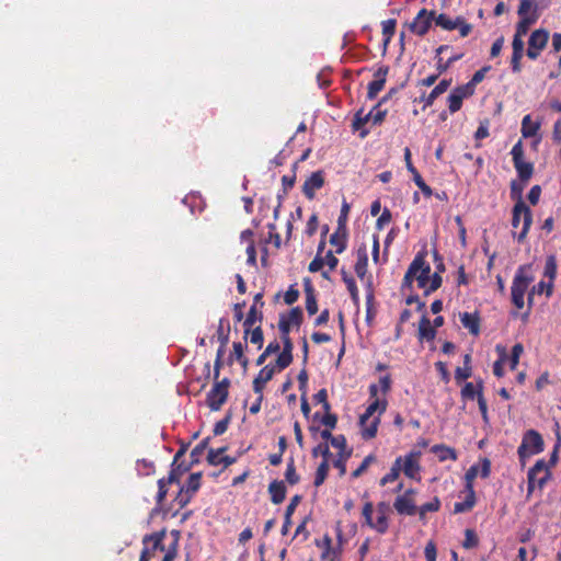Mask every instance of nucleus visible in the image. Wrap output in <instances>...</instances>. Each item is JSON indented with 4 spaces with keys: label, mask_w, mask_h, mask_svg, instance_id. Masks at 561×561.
Wrapping results in <instances>:
<instances>
[{
    "label": "nucleus",
    "mask_w": 561,
    "mask_h": 561,
    "mask_svg": "<svg viewBox=\"0 0 561 561\" xmlns=\"http://www.w3.org/2000/svg\"><path fill=\"white\" fill-rule=\"evenodd\" d=\"M476 84L470 80L467 84L458 87V108L460 107V101L463 98H468L473 94Z\"/></svg>",
    "instance_id": "nucleus-60"
},
{
    "label": "nucleus",
    "mask_w": 561,
    "mask_h": 561,
    "mask_svg": "<svg viewBox=\"0 0 561 561\" xmlns=\"http://www.w3.org/2000/svg\"><path fill=\"white\" fill-rule=\"evenodd\" d=\"M333 448L339 449V453H352V449L347 448L346 438L344 435H335L330 443Z\"/></svg>",
    "instance_id": "nucleus-57"
},
{
    "label": "nucleus",
    "mask_w": 561,
    "mask_h": 561,
    "mask_svg": "<svg viewBox=\"0 0 561 561\" xmlns=\"http://www.w3.org/2000/svg\"><path fill=\"white\" fill-rule=\"evenodd\" d=\"M285 479L290 485H295L299 482L300 478L296 472L294 458H290L287 462Z\"/></svg>",
    "instance_id": "nucleus-47"
},
{
    "label": "nucleus",
    "mask_w": 561,
    "mask_h": 561,
    "mask_svg": "<svg viewBox=\"0 0 561 561\" xmlns=\"http://www.w3.org/2000/svg\"><path fill=\"white\" fill-rule=\"evenodd\" d=\"M401 470L407 477L415 479L420 472L419 454H408L401 461Z\"/></svg>",
    "instance_id": "nucleus-19"
},
{
    "label": "nucleus",
    "mask_w": 561,
    "mask_h": 561,
    "mask_svg": "<svg viewBox=\"0 0 561 561\" xmlns=\"http://www.w3.org/2000/svg\"><path fill=\"white\" fill-rule=\"evenodd\" d=\"M374 291L371 288H369L368 293L366 294V322L368 325H371L376 316V310L374 309Z\"/></svg>",
    "instance_id": "nucleus-44"
},
{
    "label": "nucleus",
    "mask_w": 561,
    "mask_h": 561,
    "mask_svg": "<svg viewBox=\"0 0 561 561\" xmlns=\"http://www.w3.org/2000/svg\"><path fill=\"white\" fill-rule=\"evenodd\" d=\"M427 253L420 251L410 263L401 284V290H413V283L416 282L417 288L424 291L425 296L434 293L442 286V276L438 272H432L430 263L426 261Z\"/></svg>",
    "instance_id": "nucleus-1"
},
{
    "label": "nucleus",
    "mask_w": 561,
    "mask_h": 561,
    "mask_svg": "<svg viewBox=\"0 0 561 561\" xmlns=\"http://www.w3.org/2000/svg\"><path fill=\"white\" fill-rule=\"evenodd\" d=\"M379 423L380 419L379 416H376L365 424H359L362 428V437L366 440L374 438L377 434Z\"/></svg>",
    "instance_id": "nucleus-35"
},
{
    "label": "nucleus",
    "mask_w": 561,
    "mask_h": 561,
    "mask_svg": "<svg viewBox=\"0 0 561 561\" xmlns=\"http://www.w3.org/2000/svg\"><path fill=\"white\" fill-rule=\"evenodd\" d=\"M411 174H412L413 181L417 185V187L424 193V195L430 197L432 195V188L425 183V181L423 180V178L421 176L419 171L416 170V171L412 172Z\"/></svg>",
    "instance_id": "nucleus-58"
},
{
    "label": "nucleus",
    "mask_w": 561,
    "mask_h": 561,
    "mask_svg": "<svg viewBox=\"0 0 561 561\" xmlns=\"http://www.w3.org/2000/svg\"><path fill=\"white\" fill-rule=\"evenodd\" d=\"M496 352L499 359L493 365V374L501 378L504 376V365L507 364V353L506 348L502 345H496Z\"/></svg>",
    "instance_id": "nucleus-33"
},
{
    "label": "nucleus",
    "mask_w": 561,
    "mask_h": 561,
    "mask_svg": "<svg viewBox=\"0 0 561 561\" xmlns=\"http://www.w3.org/2000/svg\"><path fill=\"white\" fill-rule=\"evenodd\" d=\"M209 440L210 438L206 437L192 449L190 454L191 462L188 463L191 467L201 462V458L203 457L205 450L207 449Z\"/></svg>",
    "instance_id": "nucleus-36"
},
{
    "label": "nucleus",
    "mask_w": 561,
    "mask_h": 561,
    "mask_svg": "<svg viewBox=\"0 0 561 561\" xmlns=\"http://www.w3.org/2000/svg\"><path fill=\"white\" fill-rule=\"evenodd\" d=\"M263 320V314L259 311L255 306H251L245 320L243 321L244 335L243 339L247 341L248 335L250 333V329L253 327L255 322H261Z\"/></svg>",
    "instance_id": "nucleus-29"
},
{
    "label": "nucleus",
    "mask_w": 561,
    "mask_h": 561,
    "mask_svg": "<svg viewBox=\"0 0 561 561\" xmlns=\"http://www.w3.org/2000/svg\"><path fill=\"white\" fill-rule=\"evenodd\" d=\"M375 460L376 457L373 454L366 456L359 467L352 472V478H359Z\"/></svg>",
    "instance_id": "nucleus-55"
},
{
    "label": "nucleus",
    "mask_w": 561,
    "mask_h": 561,
    "mask_svg": "<svg viewBox=\"0 0 561 561\" xmlns=\"http://www.w3.org/2000/svg\"><path fill=\"white\" fill-rule=\"evenodd\" d=\"M286 492L284 481L274 480L268 485V493L273 504H280L286 497Z\"/></svg>",
    "instance_id": "nucleus-25"
},
{
    "label": "nucleus",
    "mask_w": 561,
    "mask_h": 561,
    "mask_svg": "<svg viewBox=\"0 0 561 561\" xmlns=\"http://www.w3.org/2000/svg\"><path fill=\"white\" fill-rule=\"evenodd\" d=\"M227 449H228L227 446H224V447H220L217 449L210 448L207 454V462L210 466L221 465V457Z\"/></svg>",
    "instance_id": "nucleus-45"
},
{
    "label": "nucleus",
    "mask_w": 561,
    "mask_h": 561,
    "mask_svg": "<svg viewBox=\"0 0 561 561\" xmlns=\"http://www.w3.org/2000/svg\"><path fill=\"white\" fill-rule=\"evenodd\" d=\"M482 390H483L482 381L476 380V381L467 382L462 387L460 393H461V398L465 403H468L470 401L473 402L477 400L479 410H480L483 419H486L488 407H486V402L483 398Z\"/></svg>",
    "instance_id": "nucleus-9"
},
{
    "label": "nucleus",
    "mask_w": 561,
    "mask_h": 561,
    "mask_svg": "<svg viewBox=\"0 0 561 561\" xmlns=\"http://www.w3.org/2000/svg\"><path fill=\"white\" fill-rule=\"evenodd\" d=\"M202 480V472L192 473L184 486V491L192 496L199 490Z\"/></svg>",
    "instance_id": "nucleus-41"
},
{
    "label": "nucleus",
    "mask_w": 561,
    "mask_h": 561,
    "mask_svg": "<svg viewBox=\"0 0 561 561\" xmlns=\"http://www.w3.org/2000/svg\"><path fill=\"white\" fill-rule=\"evenodd\" d=\"M525 184L522 182L513 181L511 183V198L515 204L525 203L523 199V191Z\"/></svg>",
    "instance_id": "nucleus-48"
},
{
    "label": "nucleus",
    "mask_w": 561,
    "mask_h": 561,
    "mask_svg": "<svg viewBox=\"0 0 561 561\" xmlns=\"http://www.w3.org/2000/svg\"><path fill=\"white\" fill-rule=\"evenodd\" d=\"M414 490L409 489L402 495H399L394 503L393 507L401 515L413 516L417 512V507L413 500Z\"/></svg>",
    "instance_id": "nucleus-15"
},
{
    "label": "nucleus",
    "mask_w": 561,
    "mask_h": 561,
    "mask_svg": "<svg viewBox=\"0 0 561 561\" xmlns=\"http://www.w3.org/2000/svg\"><path fill=\"white\" fill-rule=\"evenodd\" d=\"M543 274L546 277L549 278L548 293H551L553 287V280L557 276V261L553 255L547 257Z\"/></svg>",
    "instance_id": "nucleus-34"
},
{
    "label": "nucleus",
    "mask_w": 561,
    "mask_h": 561,
    "mask_svg": "<svg viewBox=\"0 0 561 561\" xmlns=\"http://www.w3.org/2000/svg\"><path fill=\"white\" fill-rule=\"evenodd\" d=\"M293 363V354L287 352H280L279 355L276 358V366L275 369L278 371L284 370Z\"/></svg>",
    "instance_id": "nucleus-51"
},
{
    "label": "nucleus",
    "mask_w": 561,
    "mask_h": 561,
    "mask_svg": "<svg viewBox=\"0 0 561 561\" xmlns=\"http://www.w3.org/2000/svg\"><path fill=\"white\" fill-rule=\"evenodd\" d=\"M461 323L465 329L469 331L473 336H478L480 333L481 319L478 312H465L460 316Z\"/></svg>",
    "instance_id": "nucleus-20"
},
{
    "label": "nucleus",
    "mask_w": 561,
    "mask_h": 561,
    "mask_svg": "<svg viewBox=\"0 0 561 561\" xmlns=\"http://www.w3.org/2000/svg\"><path fill=\"white\" fill-rule=\"evenodd\" d=\"M351 455L352 453H339L336 459L333 461V466L339 469L341 477L346 472V461Z\"/></svg>",
    "instance_id": "nucleus-52"
},
{
    "label": "nucleus",
    "mask_w": 561,
    "mask_h": 561,
    "mask_svg": "<svg viewBox=\"0 0 561 561\" xmlns=\"http://www.w3.org/2000/svg\"><path fill=\"white\" fill-rule=\"evenodd\" d=\"M165 540L167 537L163 533L146 536L142 540L144 548L139 561H150L151 559L173 561L176 556V540L172 539L168 546Z\"/></svg>",
    "instance_id": "nucleus-2"
},
{
    "label": "nucleus",
    "mask_w": 561,
    "mask_h": 561,
    "mask_svg": "<svg viewBox=\"0 0 561 561\" xmlns=\"http://www.w3.org/2000/svg\"><path fill=\"white\" fill-rule=\"evenodd\" d=\"M248 337L252 344L257 346L259 350L262 348L264 343V334L260 325L256 328H251Z\"/></svg>",
    "instance_id": "nucleus-49"
},
{
    "label": "nucleus",
    "mask_w": 561,
    "mask_h": 561,
    "mask_svg": "<svg viewBox=\"0 0 561 561\" xmlns=\"http://www.w3.org/2000/svg\"><path fill=\"white\" fill-rule=\"evenodd\" d=\"M388 72L389 67L381 66L374 73L375 79L371 82H369L367 87V98L369 100H374L378 95V93L383 89Z\"/></svg>",
    "instance_id": "nucleus-17"
},
{
    "label": "nucleus",
    "mask_w": 561,
    "mask_h": 561,
    "mask_svg": "<svg viewBox=\"0 0 561 561\" xmlns=\"http://www.w3.org/2000/svg\"><path fill=\"white\" fill-rule=\"evenodd\" d=\"M533 222V214L525 203L515 204L512 210V227L514 237L523 241Z\"/></svg>",
    "instance_id": "nucleus-6"
},
{
    "label": "nucleus",
    "mask_w": 561,
    "mask_h": 561,
    "mask_svg": "<svg viewBox=\"0 0 561 561\" xmlns=\"http://www.w3.org/2000/svg\"><path fill=\"white\" fill-rule=\"evenodd\" d=\"M305 295H306V310L309 316L316 314L318 311V302L316 297L314 288L311 285L310 279H305Z\"/></svg>",
    "instance_id": "nucleus-24"
},
{
    "label": "nucleus",
    "mask_w": 561,
    "mask_h": 561,
    "mask_svg": "<svg viewBox=\"0 0 561 561\" xmlns=\"http://www.w3.org/2000/svg\"><path fill=\"white\" fill-rule=\"evenodd\" d=\"M367 266H368V254L366 245H362L357 250V260L354 266L356 275L363 279L367 273Z\"/></svg>",
    "instance_id": "nucleus-26"
},
{
    "label": "nucleus",
    "mask_w": 561,
    "mask_h": 561,
    "mask_svg": "<svg viewBox=\"0 0 561 561\" xmlns=\"http://www.w3.org/2000/svg\"><path fill=\"white\" fill-rule=\"evenodd\" d=\"M350 209H351V205L345 199H343L342 206H341L340 216H339V219H337V228H339V230L345 229V225H346V221H347V218H348Z\"/></svg>",
    "instance_id": "nucleus-54"
},
{
    "label": "nucleus",
    "mask_w": 561,
    "mask_h": 561,
    "mask_svg": "<svg viewBox=\"0 0 561 561\" xmlns=\"http://www.w3.org/2000/svg\"><path fill=\"white\" fill-rule=\"evenodd\" d=\"M324 185V172L322 170L311 173L302 185V193L308 199H313L316 192Z\"/></svg>",
    "instance_id": "nucleus-16"
},
{
    "label": "nucleus",
    "mask_w": 561,
    "mask_h": 561,
    "mask_svg": "<svg viewBox=\"0 0 561 561\" xmlns=\"http://www.w3.org/2000/svg\"><path fill=\"white\" fill-rule=\"evenodd\" d=\"M439 508L438 500H434L433 502L425 503L417 508V514L420 518H424L427 512H436Z\"/></svg>",
    "instance_id": "nucleus-61"
},
{
    "label": "nucleus",
    "mask_w": 561,
    "mask_h": 561,
    "mask_svg": "<svg viewBox=\"0 0 561 561\" xmlns=\"http://www.w3.org/2000/svg\"><path fill=\"white\" fill-rule=\"evenodd\" d=\"M431 451L439 459V461L456 459V451L443 445L433 446Z\"/></svg>",
    "instance_id": "nucleus-40"
},
{
    "label": "nucleus",
    "mask_w": 561,
    "mask_h": 561,
    "mask_svg": "<svg viewBox=\"0 0 561 561\" xmlns=\"http://www.w3.org/2000/svg\"><path fill=\"white\" fill-rule=\"evenodd\" d=\"M330 243L335 247V252L337 254L342 253L347 245V234L346 229L336 230L334 233L330 237Z\"/></svg>",
    "instance_id": "nucleus-30"
},
{
    "label": "nucleus",
    "mask_w": 561,
    "mask_h": 561,
    "mask_svg": "<svg viewBox=\"0 0 561 561\" xmlns=\"http://www.w3.org/2000/svg\"><path fill=\"white\" fill-rule=\"evenodd\" d=\"M313 400L316 403H320L322 404V408L324 410V412H328L331 410V405L328 401V392H327V389H320L314 396H313Z\"/></svg>",
    "instance_id": "nucleus-59"
},
{
    "label": "nucleus",
    "mask_w": 561,
    "mask_h": 561,
    "mask_svg": "<svg viewBox=\"0 0 561 561\" xmlns=\"http://www.w3.org/2000/svg\"><path fill=\"white\" fill-rule=\"evenodd\" d=\"M514 167L522 182H527L533 175V164L524 160V149L520 141L515 144L511 151Z\"/></svg>",
    "instance_id": "nucleus-11"
},
{
    "label": "nucleus",
    "mask_w": 561,
    "mask_h": 561,
    "mask_svg": "<svg viewBox=\"0 0 561 561\" xmlns=\"http://www.w3.org/2000/svg\"><path fill=\"white\" fill-rule=\"evenodd\" d=\"M540 125V122L534 121L529 114L524 116L520 128L523 137L530 138L537 136Z\"/></svg>",
    "instance_id": "nucleus-28"
},
{
    "label": "nucleus",
    "mask_w": 561,
    "mask_h": 561,
    "mask_svg": "<svg viewBox=\"0 0 561 561\" xmlns=\"http://www.w3.org/2000/svg\"><path fill=\"white\" fill-rule=\"evenodd\" d=\"M491 471L490 460L486 458L482 459L480 462L474 463L470 467L465 476V489L461 491L459 499H462L461 502H458V512H463L471 510L476 503V495L473 491V480L477 477L486 478L489 477Z\"/></svg>",
    "instance_id": "nucleus-3"
},
{
    "label": "nucleus",
    "mask_w": 561,
    "mask_h": 561,
    "mask_svg": "<svg viewBox=\"0 0 561 561\" xmlns=\"http://www.w3.org/2000/svg\"><path fill=\"white\" fill-rule=\"evenodd\" d=\"M192 495L184 491V486H181L173 502L179 508L185 507L192 500Z\"/></svg>",
    "instance_id": "nucleus-53"
},
{
    "label": "nucleus",
    "mask_w": 561,
    "mask_h": 561,
    "mask_svg": "<svg viewBox=\"0 0 561 561\" xmlns=\"http://www.w3.org/2000/svg\"><path fill=\"white\" fill-rule=\"evenodd\" d=\"M229 386L230 380L228 378H224L221 381L216 380L206 396V403L211 411L220 410L224 403L227 401L229 394Z\"/></svg>",
    "instance_id": "nucleus-10"
},
{
    "label": "nucleus",
    "mask_w": 561,
    "mask_h": 561,
    "mask_svg": "<svg viewBox=\"0 0 561 561\" xmlns=\"http://www.w3.org/2000/svg\"><path fill=\"white\" fill-rule=\"evenodd\" d=\"M346 288L351 295L352 301L356 307L359 306V293L355 279H346Z\"/></svg>",
    "instance_id": "nucleus-62"
},
{
    "label": "nucleus",
    "mask_w": 561,
    "mask_h": 561,
    "mask_svg": "<svg viewBox=\"0 0 561 561\" xmlns=\"http://www.w3.org/2000/svg\"><path fill=\"white\" fill-rule=\"evenodd\" d=\"M329 468H330L329 460L323 459L322 462L318 466L317 471H316V477H314V482H313V484L316 486H320L321 484H323L324 480L328 477Z\"/></svg>",
    "instance_id": "nucleus-43"
},
{
    "label": "nucleus",
    "mask_w": 561,
    "mask_h": 561,
    "mask_svg": "<svg viewBox=\"0 0 561 561\" xmlns=\"http://www.w3.org/2000/svg\"><path fill=\"white\" fill-rule=\"evenodd\" d=\"M390 512V506L386 502H380L377 504L376 513L377 517L376 519L373 518L374 513V505L371 502H366L362 515L365 519V523L374 530H376L378 534H385L387 533L389 528L388 524V514Z\"/></svg>",
    "instance_id": "nucleus-5"
},
{
    "label": "nucleus",
    "mask_w": 561,
    "mask_h": 561,
    "mask_svg": "<svg viewBox=\"0 0 561 561\" xmlns=\"http://www.w3.org/2000/svg\"><path fill=\"white\" fill-rule=\"evenodd\" d=\"M558 459V447L551 454L550 461L539 459L528 471V494H531L536 489L541 490L546 482L551 477V467H553Z\"/></svg>",
    "instance_id": "nucleus-4"
},
{
    "label": "nucleus",
    "mask_w": 561,
    "mask_h": 561,
    "mask_svg": "<svg viewBox=\"0 0 561 561\" xmlns=\"http://www.w3.org/2000/svg\"><path fill=\"white\" fill-rule=\"evenodd\" d=\"M247 345L242 344L241 342H233L232 344V354L229 357V363L231 364L233 359L237 362L239 359H242L244 357V348Z\"/></svg>",
    "instance_id": "nucleus-63"
},
{
    "label": "nucleus",
    "mask_w": 561,
    "mask_h": 561,
    "mask_svg": "<svg viewBox=\"0 0 561 561\" xmlns=\"http://www.w3.org/2000/svg\"><path fill=\"white\" fill-rule=\"evenodd\" d=\"M192 467L190 465H186L184 466L183 463L181 465H178L176 467L172 466L169 474H168V478H165V481L169 483V484H172V483H178L180 484V479H181V476L188 471Z\"/></svg>",
    "instance_id": "nucleus-38"
},
{
    "label": "nucleus",
    "mask_w": 561,
    "mask_h": 561,
    "mask_svg": "<svg viewBox=\"0 0 561 561\" xmlns=\"http://www.w3.org/2000/svg\"><path fill=\"white\" fill-rule=\"evenodd\" d=\"M528 270V266H520L513 278L511 295L512 302L517 309L524 308L525 294L534 279Z\"/></svg>",
    "instance_id": "nucleus-8"
},
{
    "label": "nucleus",
    "mask_w": 561,
    "mask_h": 561,
    "mask_svg": "<svg viewBox=\"0 0 561 561\" xmlns=\"http://www.w3.org/2000/svg\"><path fill=\"white\" fill-rule=\"evenodd\" d=\"M435 11L421 9L413 21L409 24L410 31L419 36H424L434 23Z\"/></svg>",
    "instance_id": "nucleus-12"
},
{
    "label": "nucleus",
    "mask_w": 561,
    "mask_h": 561,
    "mask_svg": "<svg viewBox=\"0 0 561 561\" xmlns=\"http://www.w3.org/2000/svg\"><path fill=\"white\" fill-rule=\"evenodd\" d=\"M298 298H299V290L295 287V285H290L284 295L285 304L293 305L298 300Z\"/></svg>",
    "instance_id": "nucleus-64"
},
{
    "label": "nucleus",
    "mask_w": 561,
    "mask_h": 561,
    "mask_svg": "<svg viewBox=\"0 0 561 561\" xmlns=\"http://www.w3.org/2000/svg\"><path fill=\"white\" fill-rule=\"evenodd\" d=\"M383 103H381L380 101L371 108L370 112H368L369 114V117H370V121L373 122L374 125H380L385 118H386V115H387V110H382L381 108V105Z\"/></svg>",
    "instance_id": "nucleus-42"
},
{
    "label": "nucleus",
    "mask_w": 561,
    "mask_h": 561,
    "mask_svg": "<svg viewBox=\"0 0 561 561\" xmlns=\"http://www.w3.org/2000/svg\"><path fill=\"white\" fill-rule=\"evenodd\" d=\"M517 14L519 19L533 18L534 21H537L539 19L537 0H522L518 7Z\"/></svg>",
    "instance_id": "nucleus-22"
},
{
    "label": "nucleus",
    "mask_w": 561,
    "mask_h": 561,
    "mask_svg": "<svg viewBox=\"0 0 561 561\" xmlns=\"http://www.w3.org/2000/svg\"><path fill=\"white\" fill-rule=\"evenodd\" d=\"M302 320H304V312L301 310L300 307H294L291 308V310L285 314V313H282L279 316V321L278 322H282V321H285L288 323V330L290 331V328L293 325L295 327H300V324L302 323Z\"/></svg>",
    "instance_id": "nucleus-27"
},
{
    "label": "nucleus",
    "mask_w": 561,
    "mask_h": 561,
    "mask_svg": "<svg viewBox=\"0 0 561 561\" xmlns=\"http://www.w3.org/2000/svg\"><path fill=\"white\" fill-rule=\"evenodd\" d=\"M381 26L383 36V53H386L387 47L396 33L397 21L394 19L385 20L382 21Z\"/></svg>",
    "instance_id": "nucleus-32"
},
{
    "label": "nucleus",
    "mask_w": 561,
    "mask_h": 561,
    "mask_svg": "<svg viewBox=\"0 0 561 561\" xmlns=\"http://www.w3.org/2000/svg\"><path fill=\"white\" fill-rule=\"evenodd\" d=\"M435 329L431 324L430 319L426 316H423L419 323V337L420 340L431 341L435 337Z\"/></svg>",
    "instance_id": "nucleus-31"
},
{
    "label": "nucleus",
    "mask_w": 561,
    "mask_h": 561,
    "mask_svg": "<svg viewBox=\"0 0 561 561\" xmlns=\"http://www.w3.org/2000/svg\"><path fill=\"white\" fill-rule=\"evenodd\" d=\"M168 485L169 483L165 481V478H162L158 481V493L156 496L158 506H162V503L168 494Z\"/></svg>",
    "instance_id": "nucleus-56"
},
{
    "label": "nucleus",
    "mask_w": 561,
    "mask_h": 561,
    "mask_svg": "<svg viewBox=\"0 0 561 561\" xmlns=\"http://www.w3.org/2000/svg\"><path fill=\"white\" fill-rule=\"evenodd\" d=\"M549 32L542 28L536 30L530 34L528 41L527 56L530 59H537L543 48L547 46Z\"/></svg>",
    "instance_id": "nucleus-13"
},
{
    "label": "nucleus",
    "mask_w": 561,
    "mask_h": 561,
    "mask_svg": "<svg viewBox=\"0 0 561 561\" xmlns=\"http://www.w3.org/2000/svg\"><path fill=\"white\" fill-rule=\"evenodd\" d=\"M434 23L436 26L442 27L446 31H453L456 30V21L448 18L446 14H435Z\"/></svg>",
    "instance_id": "nucleus-46"
},
{
    "label": "nucleus",
    "mask_w": 561,
    "mask_h": 561,
    "mask_svg": "<svg viewBox=\"0 0 561 561\" xmlns=\"http://www.w3.org/2000/svg\"><path fill=\"white\" fill-rule=\"evenodd\" d=\"M537 21H534V19H519L517 25H516V31H515V35L517 36H520V37H524L531 25H534Z\"/></svg>",
    "instance_id": "nucleus-50"
},
{
    "label": "nucleus",
    "mask_w": 561,
    "mask_h": 561,
    "mask_svg": "<svg viewBox=\"0 0 561 561\" xmlns=\"http://www.w3.org/2000/svg\"><path fill=\"white\" fill-rule=\"evenodd\" d=\"M543 447L545 443L542 436L537 431H526L517 449L522 466L524 467L530 457L540 454L543 450Z\"/></svg>",
    "instance_id": "nucleus-7"
},
{
    "label": "nucleus",
    "mask_w": 561,
    "mask_h": 561,
    "mask_svg": "<svg viewBox=\"0 0 561 561\" xmlns=\"http://www.w3.org/2000/svg\"><path fill=\"white\" fill-rule=\"evenodd\" d=\"M378 393V387L377 385L373 383L369 386V394L371 398H375L373 402L369 403V405L366 408L365 412L359 416V424L367 423L370 419H373V415L375 412L379 411V414H382L386 411L387 408V401L380 400L377 398Z\"/></svg>",
    "instance_id": "nucleus-14"
},
{
    "label": "nucleus",
    "mask_w": 561,
    "mask_h": 561,
    "mask_svg": "<svg viewBox=\"0 0 561 561\" xmlns=\"http://www.w3.org/2000/svg\"><path fill=\"white\" fill-rule=\"evenodd\" d=\"M401 461H402L401 457H398L396 459L390 471L381 478V480H380L381 485H386L387 483L393 482L394 480L398 479L400 471H401Z\"/></svg>",
    "instance_id": "nucleus-39"
},
{
    "label": "nucleus",
    "mask_w": 561,
    "mask_h": 561,
    "mask_svg": "<svg viewBox=\"0 0 561 561\" xmlns=\"http://www.w3.org/2000/svg\"><path fill=\"white\" fill-rule=\"evenodd\" d=\"M369 121H370L369 114L368 113L365 114L363 108L358 110L355 113L354 119L352 123L353 131H359V137L365 138L369 134V130L365 128V125Z\"/></svg>",
    "instance_id": "nucleus-23"
},
{
    "label": "nucleus",
    "mask_w": 561,
    "mask_h": 561,
    "mask_svg": "<svg viewBox=\"0 0 561 561\" xmlns=\"http://www.w3.org/2000/svg\"><path fill=\"white\" fill-rule=\"evenodd\" d=\"M451 84V79H444L442 80L432 91L430 94L425 95L423 94L421 98H420V102H423L424 103V108L427 107V106H432L434 104V101L439 96L442 95L443 93H445L447 91V89L449 88V85Z\"/></svg>",
    "instance_id": "nucleus-21"
},
{
    "label": "nucleus",
    "mask_w": 561,
    "mask_h": 561,
    "mask_svg": "<svg viewBox=\"0 0 561 561\" xmlns=\"http://www.w3.org/2000/svg\"><path fill=\"white\" fill-rule=\"evenodd\" d=\"M278 330L280 332L283 351L293 354L294 344L289 336L288 323L285 321L278 322Z\"/></svg>",
    "instance_id": "nucleus-37"
},
{
    "label": "nucleus",
    "mask_w": 561,
    "mask_h": 561,
    "mask_svg": "<svg viewBox=\"0 0 561 561\" xmlns=\"http://www.w3.org/2000/svg\"><path fill=\"white\" fill-rule=\"evenodd\" d=\"M437 69L442 72L445 71L455 60L456 51L450 45H440L436 49Z\"/></svg>",
    "instance_id": "nucleus-18"
}]
</instances>
